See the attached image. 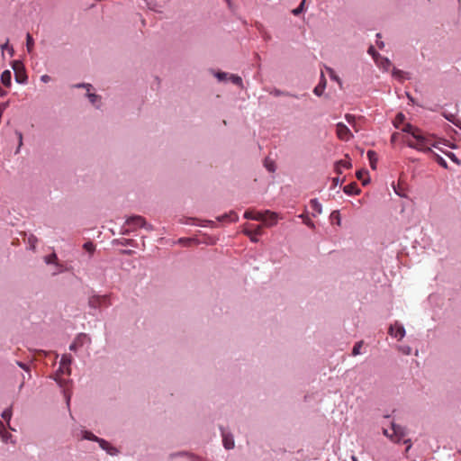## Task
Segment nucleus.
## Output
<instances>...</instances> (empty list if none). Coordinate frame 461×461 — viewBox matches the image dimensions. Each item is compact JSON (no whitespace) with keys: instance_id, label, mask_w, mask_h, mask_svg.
<instances>
[{"instance_id":"1","label":"nucleus","mask_w":461,"mask_h":461,"mask_svg":"<svg viewBox=\"0 0 461 461\" xmlns=\"http://www.w3.org/2000/svg\"><path fill=\"white\" fill-rule=\"evenodd\" d=\"M402 131L409 134L406 143L411 149L426 153L430 151L431 148H438V143L432 135L425 134L409 123L402 128Z\"/></svg>"},{"instance_id":"2","label":"nucleus","mask_w":461,"mask_h":461,"mask_svg":"<svg viewBox=\"0 0 461 461\" xmlns=\"http://www.w3.org/2000/svg\"><path fill=\"white\" fill-rule=\"evenodd\" d=\"M383 433L385 437H387L393 442L403 441L404 443H407L409 441L404 438V429H402L401 426L396 425L394 422H391V426L389 428H384Z\"/></svg>"},{"instance_id":"3","label":"nucleus","mask_w":461,"mask_h":461,"mask_svg":"<svg viewBox=\"0 0 461 461\" xmlns=\"http://www.w3.org/2000/svg\"><path fill=\"white\" fill-rule=\"evenodd\" d=\"M88 305L94 309H97L102 306L107 307V306L111 305L110 296L106 295V294L105 295H95V294L92 295L89 297Z\"/></svg>"},{"instance_id":"4","label":"nucleus","mask_w":461,"mask_h":461,"mask_svg":"<svg viewBox=\"0 0 461 461\" xmlns=\"http://www.w3.org/2000/svg\"><path fill=\"white\" fill-rule=\"evenodd\" d=\"M12 68L14 71L15 80L19 84H24L27 81V75L23 64L19 60L13 62Z\"/></svg>"},{"instance_id":"5","label":"nucleus","mask_w":461,"mask_h":461,"mask_svg":"<svg viewBox=\"0 0 461 461\" xmlns=\"http://www.w3.org/2000/svg\"><path fill=\"white\" fill-rule=\"evenodd\" d=\"M336 133L338 138L343 141H348L353 138L350 129L343 122L337 123Z\"/></svg>"},{"instance_id":"6","label":"nucleus","mask_w":461,"mask_h":461,"mask_svg":"<svg viewBox=\"0 0 461 461\" xmlns=\"http://www.w3.org/2000/svg\"><path fill=\"white\" fill-rule=\"evenodd\" d=\"M126 225L129 227L128 230H135L139 227H146L147 223L141 216H131L127 219Z\"/></svg>"},{"instance_id":"7","label":"nucleus","mask_w":461,"mask_h":461,"mask_svg":"<svg viewBox=\"0 0 461 461\" xmlns=\"http://www.w3.org/2000/svg\"><path fill=\"white\" fill-rule=\"evenodd\" d=\"M405 333L406 332L403 325L399 323L398 321H395L389 328V334L392 337L398 339L399 340L404 338Z\"/></svg>"},{"instance_id":"8","label":"nucleus","mask_w":461,"mask_h":461,"mask_svg":"<svg viewBox=\"0 0 461 461\" xmlns=\"http://www.w3.org/2000/svg\"><path fill=\"white\" fill-rule=\"evenodd\" d=\"M90 342V339L85 333H80L77 336L73 343L69 346V349L76 351L78 348L82 347L85 343Z\"/></svg>"},{"instance_id":"9","label":"nucleus","mask_w":461,"mask_h":461,"mask_svg":"<svg viewBox=\"0 0 461 461\" xmlns=\"http://www.w3.org/2000/svg\"><path fill=\"white\" fill-rule=\"evenodd\" d=\"M244 233L249 237L252 242L256 243L258 241L257 236L262 235L263 233L262 227L260 225H257L254 229L245 228Z\"/></svg>"},{"instance_id":"10","label":"nucleus","mask_w":461,"mask_h":461,"mask_svg":"<svg viewBox=\"0 0 461 461\" xmlns=\"http://www.w3.org/2000/svg\"><path fill=\"white\" fill-rule=\"evenodd\" d=\"M244 217L249 220L255 221H267V217H265L264 212H257L254 210H247L244 213Z\"/></svg>"},{"instance_id":"11","label":"nucleus","mask_w":461,"mask_h":461,"mask_svg":"<svg viewBox=\"0 0 461 461\" xmlns=\"http://www.w3.org/2000/svg\"><path fill=\"white\" fill-rule=\"evenodd\" d=\"M375 62L376 66L384 72L389 71L392 67L390 59L382 56L375 58Z\"/></svg>"},{"instance_id":"12","label":"nucleus","mask_w":461,"mask_h":461,"mask_svg":"<svg viewBox=\"0 0 461 461\" xmlns=\"http://www.w3.org/2000/svg\"><path fill=\"white\" fill-rule=\"evenodd\" d=\"M351 167L349 158H346L339 161H337L334 165V169L337 174H342L343 170L348 169Z\"/></svg>"},{"instance_id":"13","label":"nucleus","mask_w":461,"mask_h":461,"mask_svg":"<svg viewBox=\"0 0 461 461\" xmlns=\"http://www.w3.org/2000/svg\"><path fill=\"white\" fill-rule=\"evenodd\" d=\"M264 214H265V217H267V221H261L264 222V224L266 226L270 227V226L276 224L277 220H278V215L276 212L267 210L264 212Z\"/></svg>"},{"instance_id":"14","label":"nucleus","mask_w":461,"mask_h":461,"mask_svg":"<svg viewBox=\"0 0 461 461\" xmlns=\"http://www.w3.org/2000/svg\"><path fill=\"white\" fill-rule=\"evenodd\" d=\"M76 87H86V90H87V96L89 98V101L93 104H95L97 103V101L100 100V96L99 95H96L95 94H91L89 91L90 89L92 88V86L90 84H78V85H76L75 86Z\"/></svg>"},{"instance_id":"15","label":"nucleus","mask_w":461,"mask_h":461,"mask_svg":"<svg viewBox=\"0 0 461 461\" xmlns=\"http://www.w3.org/2000/svg\"><path fill=\"white\" fill-rule=\"evenodd\" d=\"M345 119L356 132H358L361 130L355 115L347 113L345 115Z\"/></svg>"},{"instance_id":"16","label":"nucleus","mask_w":461,"mask_h":461,"mask_svg":"<svg viewBox=\"0 0 461 461\" xmlns=\"http://www.w3.org/2000/svg\"><path fill=\"white\" fill-rule=\"evenodd\" d=\"M1 82L6 87H10L11 86V84H12V74H11L10 70H5L1 74Z\"/></svg>"},{"instance_id":"17","label":"nucleus","mask_w":461,"mask_h":461,"mask_svg":"<svg viewBox=\"0 0 461 461\" xmlns=\"http://www.w3.org/2000/svg\"><path fill=\"white\" fill-rule=\"evenodd\" d=\"M221 435H222V441H223L224 447L226 449L233 448V447H234L233 438L230 435L226 434L223 431H222Z\"/></svg>"},{"instance_id":"18","label":"nucleus","mask_w":461,"mask_h":461,"mask_svg":"<svg viewBox=\"0 0 461 461\" xmlns=\"http://www.w3.org/2000/svg\"><path fill=\"white\" fill-rule=\"evenodd\" d=\"M343 190L347 194H349V195L357 194L360 192L359 188L357 187V184H355V183L348 184V185H345Z\"/></svg>"},{"instance_id":"19","label":"nucleus","mask_w":461,"mask_h":461,"mask_svg":"<svg viewBox=\"0 0 461 461\" xmlns=\"http://www.w3.org/2000/svg\"><path fill=\"white\" fill-rule=\"evenodd\" d=\"M100 445V447L106 450L110 455H114L115 452H116V449L113 447L110 446V444L105 441L104 439L103 438H99V440L97 441Z\"/></svg>"},{"instance_id":"20","label":"nucleus","mask_w":461,"mask_h":461,"mask_svg":"<svg viewBox=\"0 0 461 461\" xmlns=\"http://www.w3.org/2000/svg\"><path fill=\"white\" fill-rule=\"evenodd\" d=\"M367 158L369 159V162H370V166L373 169H375L376 167V163H377V155L375 153V151L374 150H368L367 151Z\"/></svg>"},{"instance_id":"21","label":"nucleus","mask_w":461,"mask_h":461,"mask_svg":"<svg viewBox=\"0 0 461 461\" xmlns=\"http://www.w3.org/2000/svg\"><path fill=\"white\" fill-rule=\"evenodd\" d=\"M70 364H71V356H69V355L62 356L61 360H60V365L62 366H67L68 375L70 374V367H69Z\"/></svg>"},{"instance_id":"22","label":"nucleus","mask_w":461,"mask_h":461,"mask_svg":"<svg viewBox=\"0 0 461 461\" xmlns=\"http://www.w3.org/2000/svg\"><path fill=\"white\" fill-rule=\"evenodd\" d=\"M326 73L330 77V79L336 81L339 85V86H341L342 83L338 75L336 74V72L332 68H327Z\"/></svg>"},{"instance_id":"23","label":"nucleus","mask_w":461,"mask_h":461,"mask_svg":"<svg viewBox=\"0 0 461 461\" xmlns=\"http://www.w3.org/2000/svg\"><path fill=\"white\" fill-rule=\"evenodd\" d=\"M0 437L5 442L8 440V438L11 437V434L5 431V424L2 421H0Z\"/></svg>"},{"instance_id":"24","label":"nucleus","mask_w":461,"mask_h":461,"mask_svg":"<svg viewBox=\"0 0 461 461\" xmlns=\"http://www.w3.org/2000/svg\"><path fill=\"white\" fill-rule=\"evenodd\" d=\"M34 47V41L30 33H27L26 36V48L28 52H32Z\"/></svg>"},{"instance_id":"25","label":"nucleus","mask_w":461,"mask_h":461,"mask_svg":"<svg viewBox=\"0 0 461 461\" xmlns=\"http://www.w3.org/2000/svg\"><path fill=\"white\" fill-rule=\"evenodd\" d=\"M300 217L303 219V223L309 226L310 228H314L313 221L309 217L308 214H302Z\"/></svg>"},{"instance_id":"26","label":"nucleus","mask_w":461,"mask_h":461,"mask_svg":"<svg viewBox=\"0 0 461 461\" xmlns=\"http://www.w3.org/2000/svg\"><path fill=\"white\" fill-rule=\"evenodd\" d=\"M11 417H12V409L11 408H8L6 410H5L3 412H2V418L7 422L9 423L10 420H11Z\"/></svg>"},{"instance_id":"27","label":"nucleus","mask_w":461,"mask_h":461,"mask_svg":"<svg viewBox=\"0 0 461 461\" xmlns=\"http://www.w3.org/2000/svg\"><path fill=\"white\" fill-rule=\"evenodd\" d=\"M437 162L444 168H447V161L442 158L440 157L439 155L436 154V153H433Z\"/></svg>"},{"instance_id":"28","label":"nucleus","mask_w":461,"mask_h":461,"mask_svg":"<svg viewBox=\"0 0 461 461\" xmlns=\"http://www.w3.org/2000/svg\"><path fill=\"white\" fill-rule=\"evenodd\" d=\"M362 345H363V342L362 341H359L357 343H356L353 347V349H352V355L353 356H357L359 355L361 352H360V349L362 348Z\"/></svg>"},{"instance_id":"29","label":"nucleus","mask_w":461,"mask_h":461,"mask_svg":"<svg viewBox=\"0 0 461 461\" xmlns=\"http://www.w3.org/2000/svg\"><path fill=\"white\" fill-rule=\"evenodd\" d=\"M57 255L55 253L50 254V256L45 258V262L47 264H57Z\"/></svg>"},{"instance_id":"30","label":"nucleus","mask_w":461,"mask_h":461,"mask_svg":"<svg viewBox=\"0 0 461 461\" xmlns=\"http://www.w3.org/2000/svg\"><path fill=\"white\" fill-rule=\"evenodd\" d=\"M392 76L397 79H402L403 78V72L400 69H397L395 68H393L392 69Z\"/></svg>"},{"instance_id":"31","label":"nucleus","mask_w":461,"mask_h":461,"mask_svg":"<svg viewBox=\"0 0 461 461\" xmlns=\"http://www.w3.org/2000/svg\"><path fill=\"white\" fill-rule=\"evenodd\" d=\"M226 219H230L231 221H238L239 217L235 212H230V214H224L220 220L222 221Z\"/></svg>"},{"instance_id":"32","label":"nucleus","mask_w":461,"mask_h":461,"mask_svg":"<svg viewBox=\"0 0 461 461\" xmlns=\"http://www.w3.org/2000/svg\"><path fill=\"white\" fill-rule=\"evenodd\" d=\"M398 349L403 354V355H411V348L407 345L399 346Z\"/></svg>"},{"instance_id":"33","label":"nucleus","mask_w":461,"mask_h":461,"mask_svg":"<svg viewBox=\"0 0 461 461\" xmlns=\"http://www.w3.org/2000/svg\"><path fill=\"white\" fill-rule=\"evenodd\" d=\"M230 80L235 84V85H238V86H241L242 85V79L239 76H236V75H230Z\"/></svg>"},{"instance_id":"34","label":"nucleus","mask_w":461,"mask_h":461,"mask_svg":"<svg viewBox=\"0 0 461 461\" xmlns=\"http://www.w3.org/2000/svg\"><path fill=\"white\" fill-rule=\"evenodd\" d=\"M84 438L86 439L96 441V442L99 440V438H97L95 435H94L93 433H91L89 431H85Z\"/></svg>"},{"instance_id":"35","label":"nucleus","mask_w":461,"mask_h":461,"mask_svg":"<svg viewBox=\"0 0 461 461\" xmlns=\"http://www.w3.org/2000/svg\"><path fill=\"white\" fill-rule=\"evenodd\" d=\"M1 48H2V50H3V51H4L5 50H8V52H9V54H10L11 56H13V55H14V50L13 47H10V46H9V41H6V42H5V44H3V45L1 46Z\"/></svg>"},{"instance_id":"36","label":"nucleus","mask_w":461,"mask_h":461,"mask_svg":"<svg viewBox=\"0 0 461 461\" xmlns=\"http://www.w3.org/2000/svg\"><path fill=\"white\" fill-rule=\"evenodd\" d=\"M84 249L89 252V253H93L95 251V245L92 243V242H86L84 244Z\"/></svg>"},{"instance_id":"37","label":"nucleus","mask_w":461,"mask_h":461,"mask_svg":"<svg viewBox=\"0 0 461 461\" xmlns=\"http://www.w3.org/2000/svg\"><path fill=\"white\" fill-rule=\"evenodd\" d=\"M367 52H368V54H370V55L373 57L374 60H375V58H378V57L380 56V55L375 51V47H374V46H370V47L368 48Z\"/></svg>"},{"instance_id":"38","label":"nucleus","mask_w":461,"mask_h":461,"mask_svg":"<svg viewBox=\"0 0 461 461\" xmlns=\"http://www.w3.org/2000/svg\"><path fill=\"white\" fill-rule=\"evenodd\" d=\"M303 5H304V0L301 3V5H300L297 8L294 9V10L292 11V13H293L294 15H298L299 14H301V13H302V11H303Z\"/></svg>"},{"instance_id":"39","label":"nucleus","mask_w":461,"mask_h":461,"mask_svg":"<svg viewBox=\"0 0 461 461\" xmlns=\"http://www.w3.org/2000/svg\"><path fill=\"white\" fill-rule=\"evenodd\" d=\"M331 220L332 221H337V224L339 225L340 224V217H339V213L338 212H333L331 213Z\"/></svg>"},{"instance_id":"40","label":"nucleus","mask_w":461,"mask_h":461,"mask_svg":"<svg viewBox=\"0 0 461 461\" xmlns=\"http://www.w3.org/2000/svg\"><path fill=\"white\" fill-rule=\"evenodd\" d=\"M41 80L43 82V83H49L50 80H51V77L49 76V75H42L41 77Z\"/></svg>"},{"instance_id":"41","label":"nucleus","mask_w":461,"mask_h":461,"mask_svg":"<svg viewBox=\"0 0 461 461\" xmlns=\"http://www.w3.org/2000/svg\"><path fill=\"white\" fill-rule=\"evenodd\" d=\"M216 76L219 80H224L227 77V74L224 72H219Z\"/></svg>"},{"instance_id":"42","label":"nucleus","mask_w":461,"mask_h":461,"mask_svg":"<svg viewBox=\"0 0 461 461\" xmlns=\"http://www.w3.org/2000/svg\"><path fill=\"white\" fill-rule=\"evenodd\" d=\"M17 136H18V141H19L18 149H20L21 146L23 145V134H22V132H17ZM19 149H17V151Z\"/></svg>"},{"instance_id":"43","label":"nucleus","mask_w":461,"mask_h":461,"mask_svg":"<svg viewBox=\"0 0 461 461\" xmlns=\"http://www.w3.org/2000/svg\"><path fill=\"white\" fill-rule=\"evenodd\" d=\"M265 165H266L267 168L268 169V171L273 172L275 170L274 165L272 163L268 164L267 161H266Z\"/></svg>"},{"instance_id":"44","label":"nucleus","mask_w":461,"mask_h":461,"mask_svg":"<svg viewBox=\"0 0 461 461\" xmlns=\"http://www.w3.org/2000/svg\"><path fill=\"white\" fill-rule=\"evenodd\" d=\"M447 156L453 160L455 161L456 163H458V160L457 158H456L455 154L453 153H448Z\"/></svg>"},{"instance_id":"45","label":"nucleus","mask_w":461,"mask_h":461,"mask_svg":"<svg viewBox=\"0 0 461 461\" xmlns=\"http://www.w3.org/2000/svg\"><path fill=\"white\" fill-rule=\"evenodd\" d=\"M59 371H60L62 374H65V373H67V374H68L67 366H62L61 365H60V366H59Z\"/></svg>"},{"instance_id":"46","label":"nucleus","mask_w":461,"mask_h":461,"mask_svg":"<svg viewBox=\"0 0 461 461\" xmlns=\"http://www.w3.org/2000/svg\"><path fill=\"white\" fill-rule=\"evenodd\" d=\"M311 204H312V207L313 209H315V207L317 206V200L316 199H312L311 200Z\"/></svg>"},{"instance_id":"47","label":"nucleus","mask_w":461,"mask_h":461,"mask_svg":"<svg viewBox=\"0 0 461 461\" xmlns=\"http://www.w3.org/2000/svg\"><path fill=\"white\" fill-rule=\"evenodd\" d=\"M404 119V115L402 113H399L396 116V120L402 122Z\"/></svg>"},{"instance_id":"48","label":"nucleus","mask_w":461,"mask_h":461,"mask_svg":"<svg viewBox=\"0 0 461 461\" xmlns=\"http://www.w3.org/2000/svg\"><path fill=\"white\" fill-rule=\"evenodd\" d=\"M17 364H18V366H21V367H22V368H23V369H26V368H27L26 365H25V364H23V363H22V362H18Z\"/></svg>"},{"instance_id":"49","label":"nucleus","mask_w":461,"mask_h":461,"mask_svg":"<svg viewBox=\"0 0 461 461\" xmlns=\"http://www.w3.org/2000/svg\"><path fill=\"white\" fill-rule=\"evenodd\" d=\"M376 43H377V46H378L380 49H382V48H384V43L383 41H377Z\"/></svg>"},{"instance_id":"50","label":"nucleus","mask_w":461,"mask_h":461,"mask_svg":"<svg viewBox=\"0 0 461 461\" xmlns=\"http://www.w3.org/2000/svg\"><path fill=\"white\" fill-rule=\"evenodd\" d=\"M6 91L3 90L1 87H0V96H5L6 95Z\"/></svg>"},{"instance_id":"51","label":"nucleus","mask_w":461,"mask_h":461,"mask_svg":"<svg viewBox=\"0 0 461 461\" xmlns=\"http://www.w3.org/2000/svg\"><path fill=\"white\" fill-rule=\"evenodd\" d=\"M333 182L335 183V185H338L339 182V177H334L333 178Z\"/></svg>"},{"instance_id":"52","label":"nucleus","mask_w":461,"mask_h":461,"mask_svg":"<svg viewBox=\"0 0 461 461\" xmlns=\"http://www.w3.org/2000/svg\"><path fill=\"white\" fill-rule=\"evenodd\" d=\"M312 92H313L314 95H317V86L312 89Z\"/></svg>"},{"instance_id":"53","label":"nucleus","mask_w":461,"mask_h":461,"mask_svg":"<svg viewBox=\"0 0 461 461\" xmlns=\"http://www.w3.org/2000/svg\"><path fill=\"white\" fill-rule=\"evenodd\" d=\"M351 460H352V461H358V460H357V458L355 456H351Z\"/></svg>"},{"instance_id":"54","label":"nucleus","mask_w":461,"mask_h":461,"mask_svg":"<svg viewBox=\"0 0 461 461\" xmlns=\"http://www.w3.org/2000/svg\"><path fill=\"white\" fill-rule=\"evenodd\" d=\"M357 177H358V178H360V177H361V172H358V173L357 174Z\"/></svg>"}]
</instances>
